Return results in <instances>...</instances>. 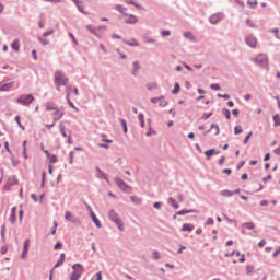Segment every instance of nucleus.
I'll return each mask as SVG.
<instances>
[{"label": "nucleus", "instance_id": "1", "mask_svg": "<svg viewBox=\"0 0 280 280\" xmlns=\"http://www.w3.org/2000/svg\"><path fill=\"white\" fill-rule=\"evenodd\" d=\"M54 78L57 91H60V86H67V84H69V78H67L62 71H56Z\"/></svg>", "mask_w": 280, "mask_h": 280}, {"label": "nucleus", "instance_id": "2", "mask_svg": "<svg viewBox=\"0 0 280 280\" xmlns=\"http://www.w3.org/2000/svg\"><path fill=\"white\" fill-rule=\"evenodd\" d=\"M72 273L70 276V280H80V277L84 273V267H82L80 264H74L72 266Z\"/></svg>", "mask_w": 280, "mask_h": 280}, {"label": "nucleus", "instance_id": "3", "mask_svg": "<svg viewBox=\"0 0 280 280\" xmlns=\"http://www.w3.org/2000/svg\"><path fill=\"white\" fill-rule=\"evenodd\" d=\"M108 218L112 220V222L116 223V226L119 229V231H124V223L115 210H109Z\"/></svg>", "mask_w": 280, "mask_h": 280}, {"label": "nucleus", "instance_id": "4", "mask_svg": "<svg viewBox=\"0 0 280 280\" xmlns=\"http://www.w3.org/2000/svg\"><path fill=\"white\" fill-rule=\"evenodd\" d=\"M18 104H22L23 106H30V104L34 103V95L32 94H24L21 95L18 100H16Z\"/></svg>", "mask_w": 280, "mask_h": 280}, {"label": "nucleus", "instance_id": "5", "mask_svg": "<svg viewBox=\"0 0 280 280\" xmlns=\"http://www.w3.org/2000/svg\"><path fill=\"white\" fill-rule=\"evenodd\" d=\"M256 65L259 67H268V57L264 54H260L255 59Z\"/></svg>", "mask_w": 280, "mask_h": 280}, {"label": "nucleus", "instance_id": "6", "mask_svg": "<svg viewBox=\"0 0 280 280\" xmlns=\"http://www.w3.org/2000/svg\"><path fill=\"white\" fill-rule=\"evenodd\" d=\"M115 183L117 187H119V189H121L122 191H132V188L124 183V180H121L119 177L115 178Z\"/></svg>", "mask_w": 280, "mask_h": 280}, {"label": "nucleus", "instance_id": "7", "mask_svg": "<svg viewBox=\"0 0 280 280\" xmlns=\"http://www.w3.org/2000/svg\"><path fill=\"white\" fill-rule=\"evenodd\" d=\"M28 250H30V238H26L23 245L22 259H27Z\"/></svg>", "mask_w": 280, "mask_h": 280}, {"label": "nucleus", "instance_id": "8", "mask_svg": "<svg viewBox=\"0 0 280 280\" xmlns=\"http://www.w3.org/2000/svg\"><path fill=\"white\" fill-rule=\"evenodd\" d=\"M240 257L238 261H241V264H244V261H246V257L244 256V254H240V252H232L231 254H226L225 257Z\"/></svg>", "mask_w": 280, "mask_h": 280}, {"label": "nucleus", "instance_id": "9", "mask_svg": "<svg viewBox=\"0 0 280 280\" xmlns=\"http://www.w3.org/2000/svg\"><path fill=\"white\" fill-rule=\"evenodd\" d=\"M223 19H224V15L222 13H217L210 18V23H212V25H215V23H218L219 21H222Z\"/></svg>", "mask_w": 280, "mask_h": 280}, {"label": "nucleus", "instance_id": "10", "mask_svg": "<svg viewBox=\"0 0 280 280\" xmlns=\"http://www.w3.org/2000/svg\"><path fill=\"white\" fill-rule=\"evenodd\" d=\"M137 21H139L137 19V16L130 14V15H126L125 18V23L129 24V25H135V23H137Z\"/></svg>", "mask_w": 280, "mask_h": 280}, {"label": "nucleus", "instance_id": "11", "mask_svg": "<svg viewBox=\"0 0 280 280\" xmlns=\"http://www.w3.org/2000/svg\"><path fill=\"white\" fill-rule=\"evenodd\" d=\"M65 219L68 220V222H72L73 224L78 222V219L70 211L65 212Z\"/></svg>", "mask_w": 280, "mask_h": 280}, {"label": "nucleus", "instance_id": "12", "mask_svg": "<svg viewBox=\"0 0 280 280\" xmlns=\"http://www.w3.org/2000/svg\"><path fill=\"white\" fill-rule=\"evenodd\" d=\"M9 222H11V224H15L16 223V207H13L11 209V214L9 217Z\"/></svg>", "mask_w": 280, "mask_h": 280}, {"label": "nucleus", "instance_id": "13", "mask_svg": "<svg viewBox=\"0 0 280 280\" xmlns=\"http://www.w3.org/2000/svg\"><path fill=\"white\" fill-rule=\"evenodd\" d=\"M52 115H54V121H58V119H62L65 112L58 109L57 107V109L54 110Z\"/></svg>", "mask_w": 280, "mask_h": 280}, {"label": "nucleus", "instance_id": "14", "mask_svg": "<svg viewBox=\"0 0 280 280\" xmlns=\"http://www.w3.org/2000/svg\"><path fill=\"white\" fill-rule=\"evenodd\" d=\"M246 44L249 46V47H257V38H255L254 36H248L246 38Z\"/></svg>", "mask_w": 280, "mask_h": 280}, {"label": "nucleus", "instance_id": "15", "mask_svg": "<svg viewBox=\"0 0 280 280\" xmlns=\"http://www.w3.org/2000/svg\"><path fill=\"white\" fill-rule=\"evenodd\" d=\"M14 86V82L0 83V91H10Z\"/></svg>", "mask_w": 280, "mask_h": 280}, {"label": "nucleus", "instance_id": "16", "mask_svg": "<svg viewBox=\"0 0 280 280\" xmlns=\"http://www.w3.org/2000/svg\"><path fill=\"white\" fill-rule=\"evenodd\" d=\"M194 229H196V226H194V224H191V223H185L182 226V231L188 232V233H191V231H194Z\"/></svg>", "mask_w": 280, "mask_h": 280}, {"label": "nucleus", "instance_id": "17", "mask_svg": "<svg viewBox=\"0 0 280 280\" xmlns=\"http://www.w3.org/2000/svg\"><path fill=\"white\" fill-rule=\"evenodd\" d=\"M91 218H92V221L94 222L95 226H97V229H102V223L100 222V219H97V217L95 215V212H93L91 210Z\"/></svg>", "mask_w": 280, "mask_h": 280}, {"label": "nucleus", "instance_id": "18", "mask_svg": "<svg viewBox=\"0 0 280 280\" xmlns=\"http://www.w3.org/2000/svg\"><path fill=\"white\" fill-rule=\"evenodd\" d=\"M125 44L129 47H139V42L137 39L127 40Z\"/></svg>", "mask_w": 280, "mask_h": 280}, {"label": "nucleus", "instance_id": "19", "mask_svg": "<svg viewBox=\"0 0 280 280\" xmlns=\"http://www.w3.org/2000/svg\"><path fill=\"white\" fill-rule=\"evenodd\" d=\"M63 264H65V254H61L59 260L56 262L54 268H58L59 266H62Z\"/></svg>", "mask_w": 280, "mask_h": 280}, {"label": "nucleus", "instance_id": "20", "mask_svg": "<svg viewBox=\"0 0 280 280\" xmlns=\"http://www.w3.org/2000/svg\"><path fill=\"white\" fill-rule=\"evenodd\" d=\"M234 192L229 190V189H225V190H222L221 191V196L225 197V198H231V196H233Z\"/></svg>", "mask_w": 280, "mask_h": 280}, {"label": "nucleus", "instance_id": "21", "mask_svg": "<svg viewBox=\"0 0 280 280\" xmlns=\"http://www.w3.org/2000/svg\"><path fill=\"white\" fill-rule=\"evenodd\" d=\"M213 154H215V149H210V150L206 151L205 155L207 156V161H209V159H211L213 156Z\"/></svg>", "mask_w": 280, "mask_h": 280}, {"label": "nucleus", "instance_id": "22", "mask_svg": "<svg viewBox=\"0 0 280 280\" xmlns=\"http://www.w3.org/2000/svg\"><path fill=\"white\" fill-rule=\"evenodd\" d=\"M47 158L49 159V165H54V163H58V156L49 154V156Z\"/></svg>", "mask_w": 280, "mask_h": 280}, {"label": "nucleus", "instance_id": "23", "mask_svg": "<svg viewBox=\"0 0 280 280\" xmlns=\"http://www.w3.org/2000/svg\"><path fill=\"white\" fill-rule=\"evenodd\" d=\"M159 106H161L162 108H165V106H167V102L165 101V97H159Z\"/></svg>", "mask_w": 280, "mask_h": 280}, {"label": "nucleus", "instance_id": "24", "mask_svg": "<svg viewBox=\"0 0 280 280\" xmlns=\"http://www.w3.org/2000/svg\"><path fill=\"white\" fill-rule=\"evenodd\" d=\"M11 48L13 49V51H20L19 40H14V42L11 44Z\"/></svg>", "mask_w": 280, "mask_h": 280}, {"label": "nucleus", "instance_id": "25", "mask_svg": "<svg viewBox=\"0 0 280 280\" xmlns=\"http://www.w3.org/2000/svg\"><path fill=\"white\" fill-rule=\"evenodd\" d=\"M254 270H255V267L253 265H247L245 272H246V275H253Z\"/></svg>", "mask_w": 280, "mask_h": 280}, {"label": "nucleus", "instance_id": "26", "mask_svg": "<svg viewBox=\"0 0 280 280\" xmlns=\"http://www.w3.org/2000/svg\"><path fill=\"white\" fill-rule=\"evenodd\" d=\"M210 130L214 131V135H220V127L218 125L212 124Z\"/></svg>", "mask_w": 280, "mask_h": 280}, {"label": "nucleus", "instance_id": "27", "mask_svg": "<svg viewBox=\"0 0 280 280\" xmlns=\"http://www.w3.org/2000/svg\"><path fill=\"white\" fill-rule=\"evenodd\" d=\"M187 213H194V210H180L176 212V215H187Z\"/></svg>", "mask_w": 280, "mask_h": 280}, {"label": "nucleus", "instance_id": "28", "mask_svg": "<svg viewBox=\"0 0 280 280\" xmlns=\"http://www.w3.org/2000/svg\"><path fill=\"white\" fill-rule=\"evenodd\" d=\"M244 229H248L249 231H254L255 223H253V222L245 223Z\"/></svg>", "mask_w": 280, "mask_h": 280}, {"label": "nucleus", "instance_id": "29", "mask_svg": "<svg viewBox=\"0 0 280 280\" xmlns=\"http://www.w3.org/2000/svg\"><path fill=\"white\" fill-rule=\"evenodd\" d=\"M222 113L223 115H225L226 119H231V110H229L228 108H223Z\"/></svg>", "mask_w": 280, "mask_h": 280}, {"label": "nucleus", "instance_id": "30", "mask_svg": "<svg viewBox=\"0 0 280 280\" xmlns=\"http://www.w3.org/2000/svg\"><path fill=\"white\" fill-rule=\"evenodd\" d=\"M138 119L140 121L141 128H144L145 127V120L143 119V114H140L138 116Z\"/></svg>", "mask_w": 280, "mask_h": 280}, {"label": "nucleus", "instance_id": "31", "mask_svg": "<svg viewBox=\"0 0 280 280\" xmlns=\"http://www.w3.org/2000/svg\"><path fill=\"white\" fill-rule=\"evenodd\" d=\"M180 91V85L178 83H175L174 89L172 91L173 95H176Z\"/></svg>", "mask_w": 280, "mask_h": 280}, {"label": "nucleus", "instance_id": "32", "mask_svg": "<svg viewBox=\"0 0 280 280\" xmlns=\"http://www.w3.org/2000/svg\"><path fill=\"white\" fill-rule=\"evenodd\" d=\"M58 107H56L54 104H46V110H52L55 112Z\"/></svg>", "mask_w": 280, "mask_h": 280}, {"label": "nucleus", "instance_id": "33", "mask_svg": "<svg viewBox=\"0 0 280 280\" xmlns=\"http://www.w3.org/2000/svg\"><path fill=\"white\" fill-rule=\"evenodd\" d=\"M257 0H249L247 1V4L249 5V8H257Z\"/></svg>", "mask_w": 280, "mask_h": 280}, {"label": "nucleus", "instance_id": "34", "mask_svg": "<svg viewBox=\"0 0 280 280\" xmlns=\"http://www.w3.org/2000/svg\"><path fill=\"white\" fill-rule=\"evenodd\" d=\"M168 202H171L172 207H174V209H178V203H176V200L174 198H170Z\"/></svg>", "mask_w": 280, "mask_h": 280}, {"label": "nucleus", "instance_id": "35", "mask_svg": "<svg viewBox=\"0 0 280 280\" xmlns=\"http://www.w3.org/2000/svg\"><path fill=\"white\" fill-rule=\"evenodd\" d=\"M91 280H102V271H98L96 275H94Z\"/></svg>", "mask_w": 280, "mask_h": 280}, {"label": "nucleus", "instance_id": "36", "mask_svg": "<svg viewBox=\"0 0 280 280\" xmlns=\"http://www.w3.org/2000/svg\"><path fill=\"white\" fill-rule=\"evenodd\" d=\"M15 121H16V124L19 125V127H20L22 130H25V127H23V125L21 124V117H20V116H16V117H15Z\"/></svg>", "mask_w": 280, "mask_h": 280}, {"label": "nucleus", "instance_id": "37", "mask_svg": "<svg viewBox=\"0 0 280 280\" xmlns=\"http://www.w3.org/2000/svg\"><path fill=\"white\" fill-rule=\"evenodd\" d=\"M275 126H280V117L279 115L273 116Z\"/></svg>", "mask_w": 280, "mask_h": 280}, {"label": "nucleus", "instance_id": "38", "mask_svg": "<svg viewBox=\"0 0 280 280\" xmlns=\"http://www.w3.org/2000/svg\"><path fill=\"white\" fill-rule=\"evenodd\" d=\"M234 135H242V126H236L234 128Z\"/></svg>", "mask_w": 280, "mask_h": 280}, {"label": "nucleus", "instance_id": "39", "mask_svg": "<svg viewBox=\"0 0 280 280\" xmlns=\"http://www.w3.org/2000/svg\"><path fill=\"white\" fill-rule=\"evenodd\" d=\"M67 89V96L66 98L69 100V97H71V85H66Z\"/></svg>", "mask_w": 280, "mask_h": 280}, {"label": "nucleus", "instance_id": "40", "mask_svg": "<svg viewBox=\"0 0 280 280\" xmlns=\"http://www.w3.org/2000/svg\"><path fill=\"white\" fill-rule=\"evenodd\" d=\"M97 172H98V174H100V176H101L102 178H104L106 182L110 183V180H108L107 175L104 174V173H102V172L100 171V168H97Z\"/></svg>", "mask_w": 280, "mask_h": 280}, {"label": "nucleus", "instance_id": "41", "mask_svg": "<svg viewBox=\"0 0 280 280\" xmlns=\"http://www.w3.org/2000/svg\"><path fill=\"white\" fill-rule=\"evenodd\" d=\"M212 224H214L213 218H208L206 221V225L207 226H212Z\"/></svg>", "mask_w": 280, "mask_h": 280}, {"label": "nucleus", "instance_id": "42", "mask_svg": "<svg viewBox=\"0 0 280 280\" xmlns=\"http://www.w3.org/2000/svg\"><path fill=\"white\" fill-rule=\"evenodd\" d=\"M184 36L185 38H189L190 40H194V35H191V32H185Z\"/></svg>", "mask_w": 280, "mask_h": 280}, {"label": "nucleus", "instance_id": "43", "mask_svg": "<svg viewBox=\"0 0 280 280\" xmlns=\"http://www.w3.org/2000/svg\"><path fill=\"white\" fill-rule=\"evenodd\" d=\"M250 137H253V131H250L247 137L244 139L243 143L246 145V143H248Z\"/></svg>", "mask_w": 280, "mask_h": 280}, {"label": "nucleus", "instance_id": "44", "mask_svg": "<svg viewBox=\"0 0 280 280\" xmlns=\"http://www.w3.org/2000/svg\"><path fill=\"white\" fill-rule=\"evenodd\" d=\"M210 89H212V91H220V84H211Z\"/></svg>", "mask_w": 280, "mask_h": 280}, {"label": "nucleus", "instance_id": "45", "mask_svg": "<svg viewBox=\"0 0 280 280\" xmlns=\"http://www.w3.org/2000/svg\"><path fill=\"white\" fill-rule=\"evenodd\" d=\"M218 97H222L223 100H231L229 94H218Z\"/></svg>", "mask_w": 280, "mask_h": 280}, {"label": "nucleus", "instance_id": "46", "mask_svg": "<svg viewBox=\"0 0 280 280\" xmlns=\"http://www.w3.org/2000/svg\"><path fill=\"white\" fill-rule=\"evenodd\" d=\"M46 1L47 3H62L63 0H43Z\"/></svg>", "mask_w": 280, "mask_h": 280}, {"label": "nucleus", "instance_id": "47", "mask_svg": "<svg viewBox=\"0 0 280 280\" xmlns=\"http://www.w3.org/2000/svg\"><path fill=\"white\" fill-rule=\"evenodd\" d=\"M211 115H213V113H205L201 117V119H209V117H211Z\"/></svg>", "mask_w": 280, "mask_h": 280}, {"label": "nucleus", "instance_id": "48", "mask_svg": "<svg viewBox=\"0 0 280 280\" xmlns=\"http://www.w3.org/2000/svg\"><path fill=\"white\" fill-rule=\"evenodd\" d=\"M0 253L1 255H5V253H8V246L1 247Z\"/></svg>", "mask_w": 280, "mask_h": 280}, {"label": "nucleus", "instance_id": "49", "mask_svg": "<svg viewBox=\"0 0 280 280\" xmlns=\"http://www.w3.org/2000/svg\"><path fill=\"white\" fill-rule=\"evenodd\" d=\"M60 248H62V243L58 242L55 245V250H60Z\"/></svg>", "mask_w": 280, "mask_h": 280}, {"label": "nucleus", "instance_id": "50", "mask_svg": "<svg viewBox=\"0 0 280 280\" xmlns=\"http://www.w3.org/2000/svg\"><path fill=\"white\" fill-rule=\"evenodd\" d=\"M124 132H128V126L126 125V120H121Z\"/></svg>", "mask_w": 280, "mask_h": 280}, {"label": "nucleus", "instance_id": "51", "mask_svg": "<svg viewBox=\"0 0 280 280\" xmlns=\"http://www.w3.org/2000/svg\"><path fill=\"white\" fill-rule=\"evenodd\" d=\"M258 246H259V248H264V246H266V240H261V241L258 243Z\"/></svg>", "mask_w": 280, "mask_h": 280}, {"label": "nucleus", "instance_id": "52", "mask_svg": "<svg viewBox=\"0 0 280 280\" xmlns=\"http://www.w3.org/2000/svg\"><path fill=\"white\" fill-rule=\"evenodd\" d=\"M153 257H154L155 259H161V255H160L159 252H156V250L153 252Z\"/></svg>", "mask_w": 280, "mask_h": 280}, {"label": "nucleus", "instance_id": "53", "mask_svg": "<svg viewBox=\"0 0 280 280\" xmlns=\"http://www.w3.org/2000/svg\"><path fill=\"white\" fill-rule=\"evenodd\" d=\"M48 173L54 174V164L48 165Z\"/></svg>", "mask_w": 280, "mask_h": 280}, {"label": "nucleus", "instance_id": "54", "mask_svg": "<svg viewBox=\"0 0 280 280\" xmlns=\"http://www.w3.org/2000/svg\"><path fill=\"white\" fill-rule=\"evenodd\" d=\"M19 220L20 222H23V209H21L19 212Z\"/></svg>", "mask_w": 280, "mask_h": 280}, {"label": "nucleus", "instance_id": "55", "mask_svg": "<svg viewBox=\"0 0 280 280\" xmlns=\"http://www.w3.org/2000/svg\"><path fill=\"white\" fill-rule=\"evenodd\" d=\"M69 36L73 40V43H75V45H78V39H75V36L72 35V33H69Z\"/></svg>", "mask_w": 280, "mask_h": 280}, {"label": "nucleus", "instance_id": "56", "mask_svg": "<svg viewBox=\"0 0 280 280\" xmlns=\"http://www.w3.org/2000/svg\"><path fill=\"white\" fill-rule=\"evenodd\" d=\"M272 32H273V34H276V38L280 39V37H279V28H273Z\"/></svg>", "mask_w": 280, "mask_h": 280}, {"label": "nucleus", "instance_id": "57", "mask_svg": "<svg viewBox=\"0 0 280 280\" xmlns=\"http://www.w3.org/2000/svg\"><path fill=\"white\" fill-rule=\"evenodd\" d=\"M223 174L231 175V174H232L231 168H224V170H223Z\"/></svg>", "mask_w": 280, "mask_h": 280}, {"label": "nucleus", "instance_id": "58", "mask_svg": "<svg viewBox=\"0 0 280 280\" xmlns=\"http://www.w3.org/2000/svg\"><path fill=\"white\" fill-rule=\"evenodd\" d=\"M4 148H5L7 152H11L10 151V143L8 141L4 142Z\"/></svg>", "mask_w": 280, "mask_h": 280}, {"label": "nucleus", "instance_id": "59", "mask_svg": "<svg viewBox=\"0 0 280 280\" xmlns=\"http://www.w3.org/2000/svg\"><path fill=\"white\" fill-rule=\"evenodd\" d=\"M161 34H162V36H170L171 33H170V31H162Z\"/></svg>", "mask_w": 280, "mask_h": 280}, {"label": "nucleus", "instance_id": "60", "mask_svg": "<svg viewBox=\"0 0 280 280\" xmlns=\"http://www.w3.org/2000/svg\"><path fill=\"white\" fill-rule=\"evenodd\" d=\"M153 207H154V209H161V202H155V203L153 205Z\"/></svg>", "mask_w": 280, "mask_h": 280}, {"label": "nucleus", "instance_id": "61", "mask_svg": "<svg viewBox=\"0 0 280 280\" xmlns=\"http://www.w3.org/2000/svg\"><path fill=\"white\" fill-rule=\"evenodd\" d=\"M152 104H159V97L151 98Z\"/></svg>", "mask_w": 280, "mask_h": 280}, {"label": "nucleus", "instance_id": "62", "mask_svg": "<svg viewBox=\"0 0 280 280\" xmlns=\"http://www.w3.org/2000/svg\"><path fill=\"white\" fill-rule=\"evenodd\" d=\"M264 161H270V153H267L264 158Z\"/></svg>", "mask_w": 280, "mask_h": 280}, {"label": "nucleus", "instance_id": "63", "mask_svg": "<svg viewBox=\"0 0 280 280\" xmlns=\"http://www.w3.org/2000/svg\"><path fill=\"white\" fill-rule=\"evenodd\" d=\"M275 154H278L280 156V147H278L277 149H275Z\"/></svg>", "mask_w": 280, "mask_h": 280}, {"label": "nucleus", "instance_id": "64", "mask_svg": "<svg viewBox=\"0 0 280 280\" xmlns=\"http://www.w3.org/2000/svg\"><path fill=\"white\" fill-rule=\"evenodd\" d=\"M280 254V247L273 253L272 257H277Z\"/></svg>", "mask_w": 280, "mask_h": 280}]
</instances>
